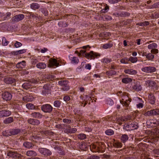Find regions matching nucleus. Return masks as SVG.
Returning <instances> with one entry per match:
<instances>
[{
    "label": "nucleus",
    "instance_id": "obj_1",
    "mask_svg": "<svg viewBox=\"0 0 159 159\" xmlns=\"http://www.w3.org/2000/svg\"><path fill=\"white\" fill-rule=\"evenodd\" d=\"M85 50H81L80 53H81V55L84 56L88 59H94L95 57L100 56L99 53L94 52L93 51H91L89 53H85Z\"/></svg>",
    "mask_w": 159,
    "mask_h": 159
},
{
    "label": "nucleus",
    "instance_id": "obj_2",
    "mask_svg": "<svg viewBox=\"0 0 159 159\" xmlns=\"http://www.w3.org/2000/svg\"><path fill=\"white\" fill-rule=\"evenodd\" d=\"M138 127V124L136 122H133L131 124L129 123L128 124L124 125L123 128L127 131H130L137 129Z\"/></svg>",
    "mask_w": 159,
    "mask_h": 159
},
{
    "label": "nucleus",
    "instance_id": "obj_3",
    "mask_svg": "<svg viewBox=\"0 0 159 159\" xmlns=\"http://www.w3.org/2000/svg\"><path fill=\"white\" fill-rule=\"evenodd\" d=\"M7 156L15 159L21 158L22 156L21 155L17 153L16 152L12 151L8 152L7 153Z\"/></svg>",
    "mask_w": 159,
    "mask_h": 159
},
{
    "label": "nucleus",
    "instance_id": "obj_4",
    "mask_svg": "<svg viewBox=\"0 0 159 159\" xmlns=\"http://www.w3.org/2000/svg\"><path fill=\"white\" fill-rule=\"evenodd\" d=\"M2 97L4 100L8 101L11 100L12 98V95L10 92L5 91L2 93Z\"/></svg>",
    "mask_w": 159,
    "mask_h": 159
},
{
    "label": "nucleus",
    "instance_id": "obj_5",
    "mask_svg": "<svg viewBox=\"0 0 159 159\" xmlns=\"http://www.w3.org/2000/svg\"><path fill=\"white\" fill-rule=\"evenodd\" d=\"M41 108L42 111L45 113H50L52 110V107L49 104L43 105L41 106Z\"/></svg>",
    "mask_w": 159,
    "mask_h": 159
},
{
    "label": "nucleus",
    "instance_id": "obj_6",
    "mask_svg": "<svg viewBox=\"0 0 159 159\" xmlns=\"http://www.w3.org/2000/svg\"><path fill=\"white\" fill-rule=\"evenodd\" d=\"M39 152L45 156H50L52 154L51 152L48 149L44 148H40L39 149Z\"/></svg>",
    "mask_w": 159,
    "mask_h": 159
},
{
    "label": "nucleus",
    "instance_id": "obj_7",
    "mask_svg": "<svg viewBox=\"0 0 159 159\" xmlns=\"http://www.w3.org/2000/svg\"><path fill=\"white\" fill-rule=\"evenodd\" d=\"M38 80H33L32 82H27L24 83L22 85V87L25 89H27L29 88H31L32 86V83H38Z\"/></svg>",
    "mask_w": 159,
    "mask_h": 159
},
{
    "label": "nucleus",
    "instance_id": "obj_8",
    "mask_svg": "<svg viewBox=\"0 0 159 159\" xmlns=\"http://www.w3.org/2000/svg\"><path fill=\"white\" fill-rule=\"evenodd\" d=\"M142 70L146 73H152L156 71V69L153 66L145 67L142 68Z\"/></svg>",
    "mask_w": 159,
    "mask_h": 159
},
{
    "label": "nucleus",
    "instance_id": "obj_9",
    "mask_svg": "<svg viewBox=\"0 0 159 159\" xmlns=\"http://www.w3.org/2000/svg\"><path fill=\"white\" fill-rule=\"evenodd\" d=\"M42 94L44 95H46L51 93L48 84L45 85L43 88L42 90Z\"/></svg>",
    "mask_w": 159,
    "mask_h": 159
},
{
    "label": "nucleus",
    "instance_id": "obj_10",
    "mask_svg": "<svg viewBox=\"0 0 159 159\" xmlns=\"http://www.w3.org/2000/svg\"><path fill=\"white\" fill-rule=\"evenodd\" d=\"M132 88L133 90L137 91H140L142 89L141 84L139 81H137L134 83Z\"/></svg>",
    "mask_w": 159,
    "mask_h": 159
},
{
    "label": "nucleus",
    "instance_id": "obj_11",
    "mask_svg": "<svg viewBox=\"0 0 159 159\" xmlns=\"http://www.w3.org/2000/svg\"><path fill=\"white\" fill-rule=\"evenodd\" d=\"M24 15L22 14H19L14 16L12 19V22H18L23 19Z\"/></svg>",
    "mask_w": 159,
    "mask_h": 159
},
{
    "label": "nucleus",
    "instance_id": "obj_12",
    "mask_svg": "<svg viewBox=\"0 0 159 159\" xmlns=\"http://www.w3.org/2000/svg\"><path fill=\"white\" fill-rule=\"evenodd\" d=\"M21 132V130L19 129H12L10 130L8 134L6 136H11L12 135H15L18 134H20Z\"/></svg>",
    "mask_w": 159,
    "mask_h": 159
},
{
    "label": "nucleus",
    "instance_id": "obj_13",
    "mask_svg": "<svg viewBox=\"0 0 159 159\" xmlns=\"http://www.w3.org/2000/svg\"><path fill=\"white\" fill-rule=\"evenodd\" d=\"M11 112L9 110H2L0 111V117H4L9 116L11 114Z\"/></svg>",
    "mask_w": 159,
    "mask_h": 159
},
{
    "label": "nucleus",
    "instance_id": "obj_14",
    "mask_svg": "<svg viewBox=\"0 0 159 159\" xmlns=\"http://www.w3.org/2000/svg\"><path fill=\"white\" fill-rule=\"evenodd\" d=\"M4 82L7 84H11L12 85H16V80L13 78H7L4 79Z\"/></svg>",
    "mask_w": 159,
    "mask_h": 159
},
{
    "label": "nucleus",
    "instance_id": "obj_15",
    "mask_svg": "<svg viewBox=\"0 0 159 159\" xmlns=\"http://www.w3.org/2000/svg\"><path fill=\"white\" fill-rule=\"evenodd\" d=\"M28 122L33 125H38L40 124V121L38 120L30 118L28 120Z\"/></svg>",
    "mask_w": 159,
    "mask_h": 159
},
{
    "label": "nucleus",
    "instance_id": "obj_16",
    "mask_svg": "<svg viewBox=\"0 0 159 159\" xmlns=\"http://www.w3.org/2000/svg\"><path fill=\"white\" fill-rule=\"evenodd\" d=\"M31 115L33 117L38 119H40L43 116V115L39 112H32Z\"/></svg>",
    "mask_w": 159,
    "mask_h": 159
},
{
    "label": "nucleus",
    "instance_id": "obj_17",
    "mask_svg": "<svg viewBox=\"0 0 159 159\" xmlns=\"http://www.w3.org/2000/svg\"><path fill=\"white\" fill-rule=\"evenodd\" d=\"M149 101V102L152 104H154L155 102V98L153 94L150 93L148 96Z\"/></svg>",
    "mask_w": 159,
    "mask_h": 159
},
{
    "label": "nucleus",
    "instance_id": "obj_18",
    "mask_svg": "<svg viewBox=\"0 0 159 159\" xmlns=\"http://www.w3.org/2000/svg\"><path fill=\"white\" fill-rule=\"evenodd\" d=\"M26 154L28 156L34 157L36 156L37 154L33 150H29L26 152Z\"/></svg>",
    "mask_w": 159,
    "mask_h": 159
},
{
    "label": "nucleus",
    "instance_id": "obj_19",
    "mask_svg": "<svg viewBox=\"0 0 159 159\" xmlns=\"http://www.w3.org/2000/svg\"><path fill=\"white\" fill-rule=\"evenodd\" d=\"M25 61H23L21 62H18L16 64V67L18 68L22 69L25 67Z\"/></svg>",
    "mask_w": 159,
    "mask_h": 159
},
{
    "label": "nucleus",
    "instance_id": "obj_20",
    "mask_svg": "<svg viewBox=\"0 0 159 159\" xmlns=\"http://www.w3.org/2000/svg\"><path fill=\"white\" fill-rule=\"evenodd\" d=\"M124 72L126 74H129L130 75H134L137 73V71L136 70L132 69H128L125 70H124Z\"/></svg>",
    "mask_w": 159,
    "mask_h": 159
},
{
    "label": "nucleus",
    "instance_id": "obj_21",
    "mask_svg": "<svg viewBox=\"0 0 159 159\" xmlns=\"http://www.w3.org/2000/svg\"><path fill=\"white\" fill-rule=\"evenodd\" d=\"M120 139L121 141L124 143L128 140L129 137L126 134H122L120 137Z\"/></svg>",
    "mask_w": 159,
    "mask_h": 159
},
{
    "label": "nucleus",
    "instance_id": "obj_22",
    "mask_svg": "<svg viewBox=\"0 0 159 159\" xmlns=\"http://www.w3.org/2000/svg\"><path fill=\"white\" fill-rule=\"evenodd\" d=\"M50 64L52 66H55L57 67L59 63L57 62V60L55 59H51L49 60Z\"/></svg>",
    "mask_w": 159,
    "mask_h": 159
},
{
    "label": "nucleus",
    "instance_id": "obj_23",
    "mask_svg": "<svg viewBox=\"0 0 159 159\" xmlns=\"http://www.w3.org/2000/svg\"><path fill=\"white\" fill-rule=\"evenodd\" d=\"M30 7L32 9L35 10L39 8L40 6L39 4L37 3H33L30 4Z\"/></svg>",
    "mask_w": 159,
    "mask_h": 159
},
{
    "label": "nucleus",
    "instance_id": "obj_24",
    "mask_svg": "<svg viewBox=\"0 0 159 159\" xmlns=\"http://www.w3.org/2000/svg\"><path fill=\"white\" fill-rule=\"evenodd\" d=\"M23 145L25 147L28 148H32L34 146L32 143L28 142H24L23 144Z\"/></svg>",
    "mask_w": 159,
    "mask_h": 159
},
{
    "label": "nucleus",
    "instance_id": "obj_25",
    "mask_svg": "<svg viewBox=\"0 0 159 159\" xmlns=\"http://www.w3.org/2000/svg\"><path fill=\"white\" fill-rule=\"evenodd\" d=\"M36 67L39 69H44L46 67V64L43 62H39L36 66Z\"/></svg>",
    "mask_w": 159,
    "mask_h": 159
},
{
    "label": "nucleus",
    "instance_id": "obj_26",
    "mask_svg": "<svg viewBox=\"0 0 159 159\" xmlns=\"http://www.w3.org/2000/svg\"><path fill=\"white\" fill-rule=\"evenodd\" d=\"M113 146L116 148H121L122 146V144L121 143L117 141L114 140V141L113 143Z\"/></svg>",
    "mask_w": 159,
    "mask_h": 159
},
{
    "label": "nucleus",
    "instance_id": "obj_27",
    "mask_svg": "<svg viewBox=\"0 0 159 159\" xmlns=\"http://www.w3.org/2000/svg\"><path fill=\"white\" fill-rule=\"evenodd\" d=\"M113 46V44L111 43V42H109L103 44L102 45V48L104 49H107L108 48H110L112 47Z\"/></svg>",
    "mask_w": 159,
    "mask_h": 159
},
{
    "label": "nucleus",
    "instance_id": "obj_28",
    "mask_svg": "<svg viewBox=\"0 0 159 159\" xmlns=\"http://www.w3.org/2000/svg\"><path fill=\"white\" fill-rule=\"evenodd\" d=\"M121 103L125 108V109H129L130 107L129 106V102H128V101L127 100L125 101L122 102L120 101Z\"/></svg>",
    "mask_w": 159,
    "mask_h": 159
},
{
    "label": "nucleus",
    "instance_id": "obj_29",
    "mask_svg": "<svg viewBox=\"0 0 159 159\" xmlns=\"http://www.w3.org/2000/svg\"><path fill=\"white\" fill-rule=\"evenodd\" d=\"M11 15V13L9 12H7L5 15H2V16L1 17L2 19L3 20H5L6 19H8L10 18V16Z\"/></svg>",
    "mask_w": 159,
    "mask_h": 159
},
{
    "label": "nucleus",
    "instance_id": "obj_30",
    "mask_svg": "<svg viewBox=\"0 0 159 159\" xmlns=\"http://www.w3.org/2000/svg\"><path fill=\"white\" fill-rule=\"evenodd\" d=\"M45 78L47 79V81H50L52 80L54 78V76L51 75L47 74L44 76Z\"/></svg>",
    "mask_w": 159,
    "mask_h": 159
},
{
    "label": "nucleus",
    "instance_id": "obj_31",
    "mask_svg": "<svg viewBox=\"0 0 159 159\" xmlns=\"http://www.w3.org/2000/svg\"><path fill=\"white\" fill-rule=\"evenodd\" d=\"M99 147H97L96 150L99 152L103 151V149H104L105 148L104 144L102 143H101L99 144Z\"/></svg>",
    "mask_w": 159,
    "mask_h": 159
},
{
    "label": "nucleus",
    "instance_id": "obj_32",
    "mask_svg": "<svg viewBox=\"0 0 159 159\" xmlns=\"http://www.w3.org/2000/svg\"><path fill=\"white\" fill-rule=\"evenodd\" d=\"M13 121V119L12 117H9L4 120V123L5 124H9L11 123Z\"/></svg>",
    "mask_w": 159,
    "mask_h": 159
},
{
    "label": "nucleus",
    "instance_id": "obj_33",
    "mask_svg": "<svg viewBox=\"0 0 159 159\" xmlns=\"http://www.w3.org/2000/svg\"><path fill=\"white\" fill-rule=\"evenodd\" d=\"M132 79L130 78H126L122 79V81L125 84H128L132 81Z\"/></svg>",
    "mask_w": 159,
    "mask_h": 159
},
{
    "label": "nucleus",
    "instance_id": "obj_34",
    "mask_svg": "<svg viewBox=\"0 0 159 159\" xmlns=\"http://www.w3.org/2000/svg\"><path fill=\"white\" fill-rule=\"evenodd\" d=\"M120 17H124L129 16L130 15V14L127 12L122 11L120 12Z\"/></svg>",
    "mask_w": 159,
    "mask_h": 159
},
{
    "label": "nucleus",
    "instance_id": "obj_35",
    "mask_svg": "<svg viewBox=\"0 0 159 159\" xmlns=\"http://www.w3.org/2000/svg\"><path fill=\"white\" fill-rule=\"evenodd\" d=\"M116 73V72L113 70H111L106 72L107 75L109 76H111L115 75Z\"/></svg>",
    "mask_w": 159,
    "mask_h": 159
},
{
    "label": "nucleus",
    "instance_id": "obj_36",
    "mask_svg": "<svg viewBox=\"0 0 159 159\" xmlns=\"http://www.w3.org/2000/svg\"><path fill=\"white\" fill-rule=\"evenodd\" d=\"M138 61V58L137 57H130L129 58V61H130L132 63L136 62Z\"/></svg>",
    "mask_w": 159,
    "mask_h": 159
},
{
    "label": "nucleus",
    "instance_id": "obj_37",
    "mask_svg": "<svg viewBox=\"0 0 159 159\" xmlns=\"http://www.w3.org/2000/svg\"><path fill=\"white\" fill-rule=\"evenodd\" d=\"M148 48L149 49H153L155 48H157V45L156 43H153L152 44H149L148 46Z\"/></svg>",
    "mask_w": 159,
    "mask_h": 159
},
{
    "label": "nucleus",
    "instance_id": "obj_38",
    "mask_svg": "<svg viewBox=\"0 0 159 159\" xmlns=\"http://www.w3.org/2000/svg\"><path fill=\"white\" fill-rule=\"evenodd\" d=\"M80 148L82 150L85 151L87 149V146L85 143H83L80 145Z\"/></svg>",
    "mask_w": 159,
    "mask_h": 159
},
{
    "label": "nucleus",
    "instance_id": "obj_39",
    "mask_svg": "<svg viewBox=\"0 0 159 159\" xmlns=\"http://www.w3.org/2000/svg\"><path fill=\"white\" fill-rule=\"evenodd\" d=\"M23 100L25 102L31 101V97L30 96H26L23 97Z\"/></svg>",
    "mask_w": 159,
    "mask_h": 159
},
{
    "label": "nucleus",
    "instance_id": "obj_40",
    "mask_svg": "<svg viewBox=\"0 0 159 159\" xmlns=\"http://www.w3.org/2000/svg\"><path fill=\"white\" fill-rule=\"evenodd\" d=\"M61 104V101L59 100L55 101L54 102V106L56 107H59Z\"/></svg>",
    "mask_w": 159,
    "mask_h": 159
},
{
    "label": "nucleus",
    "instance_id": "obj_41",
    "mask_svg": "<svg viewBox=\"0 0 159 159\" xmlns=\"http://www.w3.org/2000/svg\"><path fill=\"white\" fill-rule=\"evenodd\" d=\"M106 134L108 135H111L114 134V131L111 129H107L105 132Z\"/></svg>",
    "mask_w": 159,
    "mask_h": 159
},
{
    "label": "nucleus",
    "instance_id": "obj_42",
    "mask_svg": "<svg viewBox=\"0 0 159 159\" xmlns=\"http://www.w3.org/2000/svg\"><path fill=\"white\" fill-rule=\"evenodd\" d=\"M146 57L148 60L152 61L154 57V56L152 55L151 53H149L147 55Z\"/></svg>",
    "mask_w": 159,
    "mask_h": 159
},
{
    "label": "nucleus",
    "instance_id": "obj_43",
    "mask_svg": "<svg viewBox=\"0 0 159 159\" xmlns=\"http://www.w3.org/2000/svg\"><path fill=\"white\" fill-rule=\"evenodd\" d=\"M2 45L4 46L7 45L9 43V42L7 41L6 38L4 37L2 38Z\"/></svg>",
    "mask_w": 159,
    "mask_h": 159
},
{
    "label": "nucleus",
    "instance_id": "obj_44",
    "mask_svg": "<svg viewBox=\"0 0 159 159\" xmlns=\"http://www.w3.org/2000/svg\"><path fill=\"white\" fill-rule=\"evenodd\" d=\"M79 139L81 140H83L86 138V135L84 134H79L77 136Z\"/></svg>",
    "mask_w": 159,
    "mask_h": 159
},
{
    "label": "nucleus",
    "instance_id": "obj_45",
    "mask_svg": "<svg viewBox=\"0 0 159 159\" xmlns=\"http://www.w3.org/2000/svg\"><path fill=\"white\" fill-rule=\"evenodd\" d=\"M128 61H129V58L127 57L123 58L120 61V62L121 63L125 64H128Z\"/></svg>",
    "mask_w": 159,
    "mask_h": 159
},
{
    "label": "nucleus",
    "instance_id": "obj_46",
    "mask_svg": "<svg viewBox=\"0 0 159 159\" xmlns=\"http://www.w3.org/2000/svg\"><path fill=\"white\" fill-rule=\"evenodd\" d=\"M146 83L148 84L149 86L152 87L154 86L155 84V82L153 81L147 80Z\"/></svg>",
    "mask_w": 159,
    "mask_h": 159
},
{
    "label": "nucleus",
    "instance_id": "obj_47",
    "mask_svg": "<svg viewBox=\"0 0 159 159\" xmlns=\"http://www.w3.org/2000/svg\"><path fill=\"white\" fill-rule=\"evenodd\" d=\"M152 110L148 111L147 112L145 113L143 115L145 116H153Z\"/></svg>",
    "mask_w": 159,
    "mask_h": 159
},
{
    "label": "nucleus",
    "instance_id": "obj_48",
    "mask_svg": "<svg viewBox=\"0 0 159 159\" xmlns=\"http://www.w3.org/2000/svg\"><path fill=\"white\" fill-rule=\"evenodd\" d=\"M149 24V22L148 21H145L142 22H140L138 23V25L141 26H147Z\"/></svg>",
    "mask_w": 159,
    "mask_h": 159
},
{
    "label": "nucleus",
    "instance_id": "obj_49",
    "mask_svg": "<svg viewBox=\"0 0 159 159\" xmlns=\"http://www.w3.org/2000/svg\"><path fill=\"white\" fill-rule=\"evenodd\" d=\"M26 106L29 109L32 110L34 109V106L32 103H28L26 105Z\"/></svg>",
    "mask_w": 159,
    "mask_h": 159
},
{
    "label": "nucleus",
    "instance_id": "obj_50",
    "mask_svg": "<svg viewBox=\"0 0 159 159\" xmlns=\"http://www.w3.org/2000/svg\"><path fill=\"white\" fill-rule=\"evenodd\" d=\"M66 85H64L61 87V89L64 91H68L70 89V87L67 84Z\"/></svg>",
    "mask_w": 159,
    "mask_h": 159
},
{
    "label": "nucleus",
    "instance_id": "obj_51",
    "mask_svg": "<svg viewBox=\"0 0 159 159\" xmlns=\"http://www.w3.org/2000/svg\"><path fill=\"white\" fill-rule=\"evenodd\" d=\"M63 121L64 123L67 124H70L73 123V121L71 120L68 119H64L63 120Z\"/></svg>",
    "mask_w": 159,
    "mask_h": 159
},
{
    "label": "nucleus",
    "instance_id": "obj_52",
    "mask_svg": "<svg viewBox=\"0 0 159 159\" xmlns=\"http://www.w3.org/2000/svg\"><path fill=\"white\" fill-rule=\"evenodd\" d=\"M39 10L45 16H47L48 15V11L46 9L44 8H41Z\"/></svg>",
    "mask_w": 159,
    "mask_h": 159
},
{
    "label": "nucleus",
    "instance_id": "obj_53",
    "mask_svg": "<svg viewBox=\"0 0 159 159\" xmlns=\"http://www.w3.org/2000/svg\"><path fill=\"white\" fill-rule=\"evenodd\" d=\"M71 62L75 64H77L78 63L79 59L77 57H73L71 60Z\"/></svg>",
    "mask_w": 159,
    "mask_h": 159
},
{
    "label": "nucleus",
    "instance_id": "obj_54",
    "mask_svg": "<svg viewBox=\"0 0 159 159\" xmlns=\"http://www.w3.org/2000/svg\"><path fill=\"white\" fill-rule=\"evenodd\" d=\"M103 62L107 64L111 61V60L108 58H104L103 60Z\"/></svg>",
    "mask_w": 159,
    "mask_h": 159
},
{
    "label": "nucleus",
    "instance_id": "obj_55",
    "mask_svg": "<svg viewBox=\"0 0 159 159\" xmlns=\"http://www.w3.org/2000/svg\"><path fill=\"white\" fill-rule=\"evenodd\" d=\"M67 83V82L66 80L61 81L58 82V84L63 87L64 85H66Z\"/></svg>",
    "mask_w": 159,
    "mask_h": 159
},
{
    "label": "nucleus",
    "instance_id": "obj_56",
    "mask_svg": "<svg viewBox=\"0 0 159 159\" xmlns=\"http://www.w3.org/2000/svg\"><path fill=\"white\" fill-rule=\"evenodd\" d=\"M153 116L159 115V110L157 109H155L152 110Z\"/></svg>",
    "mask_w": 159,
    "mask_h": 159
},
{
    "label": "nucleus",
    "instance_id": "obj_57",
    "mask_svg": "<svg viewBox=\"0 0 159 159\" xmlns=\"http://www.w3.org/2000/svg\"><path fill=\"white\" fill-rule=\"evenodd\" d=\"M100 157L96 155H91L88 158V159H99Z\"/></svg>",
    "mask_w": 159,
    "mask_h": 159
},
{
    "label": "nucleus",
    "instance_id": "obj_58",
    "mask_svg": "<svg viewBox=\"0 0 159 159\" xmlns=\"http://www.w3.org/2000/svg\"><path fill=\"white\" fill-rule=\"evenodd\" d=\"M22 44L21 43L18 42L17 41H16L14 45L16 48H18L19 47H20L21 46H22Z\"/></svg>",
    "mask_w": 159,
    "mask_h": 159
},
{
    "label": "nucleus",
    "instance_id": "obj_59",
    "mask_svg": "<svg viewBox=\"0 0 159 159\" xmlns=\"http://www.w3.org/2000/svg\"><path fill=\"white\" fill-rule=\"evenodd\" d=\"M32 63L33 64L35 65L36 63H37L38 62V60L37 59L34 58H33L32 59Z\"/></svg>",
    "mask_w": 159,
    "mask_h": 159
},
{
    "label": "nucleus",
    "instance_id": "obj_60",
    "mask_svg": "<svg viewBox=\"0 0 159 159\" xmlns=\"http://www.w3.org/2000/svg\"><path fill=\"white\" fill-rule=\"evenodd\" d=\"M152 8H159V2H156L152 6Z\"/></svg>",
    "mask_w": 159,
    "mask_h": 159
},
{
    "label": "nucleus",
    "instance_id": "obj_61",
    "mask_svg": "<svg viewBox=\"0 0 159 159\" xmlns=\"http://www.w3.org/2000/svg\"><path fill=\"white\" fill-rule=\"evenodd\" d=\"M70 99V97L68 96H66L63 98V100L65 102H67Z\"/></svg>",
    "mask_w": 159,
    "mask_h": 159
},
{
    "label": "nucleus",
    "instance_id": "obj_62",
    "mask_svg": "<svg viewBox=\"0 0 159 159\" xmlns=\"http://www.w3.org/2000/svg\"><path fill=\"white\" fill-rule=\"evenodd\" d=\"M151 52L153 53V54H156L158 52V51L157 49H152L151 50Z\"/></svg>",
    "mask_w": 159,
    "mask_h": 159
},
{
    "label": "nucleus",
    "instance_id": "obj_63",
    "mask_svg": "<svg viewBox=\"0 0 159 159\" xmlns=\"http://www.w3.org/2000/svg\"><path fill=\"white\" fill-rule=\"evenodd\" d=\"M70 129V134H72L75 133L77 130L76 128H72Z\"/></svg>",
    "mask_w": 159,
    "mask_h": 159
},
{
    "label": "nucleus",
    "instance_id": "obj_64",
    "mask_svg": "<svg viewBox=\"0 0 159 159\" xmlns=\"http://www.w3.org/2000/svg\"><path fill=\"white\" fill-rule=\"evenodd\" d=\"M41 132H42V134H45L46 135H48L50 133V131L48 130L42 131H41Z\"/></svg>",
    "mask_w": 159,
    "mask_h": 159
}]
</instances>
